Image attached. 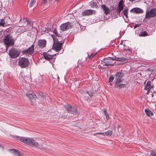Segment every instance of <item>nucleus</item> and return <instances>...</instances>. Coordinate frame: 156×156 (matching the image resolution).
I'll list each match as a JSON object with an SVG mask.
<instances>
[{
    "mask_svg": "<svg viewBox=\"0 0 156 156\" xmlns=\"http://www.w3.org/2000/svg\"><path fill=\"white\" fill-rule=\"evenodd\" d=\"M9 30L8 29H6V31L8 32H9Z\"/></svg>",
    "mask_w": 156,
    "mask_h": 156,
    "instance_id": "nucleus-44",
    "label": "nucleus"
},
{
    "mask_svg": "<svg viewBox=\"0 0 156 156\" xmlns=\"http://www.w3.org/2000/svg\"><path fill=\"white\" fill-rule=\"evenodd\" d=\"M53 33H54L56 36H57L58 37V38L55 37L57 41V39H59V41H60V38L61 37L60 36V34L58 33L56 29H54Z\"/></svg>",
    "mask_w": 156,
    "mask_h": 156,
    "instance_id": "nucleus-25",
    "label": "nucleus"
},
{
    "mask_svg": "<svg viewBox=\"0 0 156 156\" xmlns=\"http://www.w3.org/2000/svg\"><path fill=\"white\" fill-rule=\"evenodd\" d=\"M51 36L53 37L54 41L52 48L57 51H60L61 49L62 44L64 42L65 39H63L62 41H59V39H57V41L54 35H51Z\"/></svg>",
    "mask_w": 156,
    "mask_h": 156,
    "instance_id": "nucleus-2",
    "label": "nucleus"
},
{
    "mask_svg": "<svg viewBox=\"0 0 156 156\" xmlns=\"http://www.w3.org/2000/svg\"><path fill=\"white\" fill-rule=\"evenodd\" d=\"M20 140L26 144L32 147H37L39 144L33 139L30 138L21 137L20 138Z\"/></svg>",
    "mask_w": 156,
    "mask_h": 156,
    "instance_id": "nucleus-1",
    "label": "nucleus"
},
{
    "mask_svg": "<svg viewBox=\"0 0 156 156\" xmlns=\"http://www.w3.org/2000/svg\"><path fill=\"white\" fill-rule=\"evenodd\" d=\"M52 78L54 79V81H55L58 82L59 77L57 74H54L52 75Z\"/></svg>",
    "mask_w": 156,
    "mask_h": 156,
    "instance_id": "nucleus-22",
    "label": "nucleus"
},
{
    "mask_svg": "<svg viewBox=\"0 0 156 156\" xmlns=\"http://www.w3.org/2000/svg\"><path fill=\"white\" fill-rule=\"evenodd\" d=\"M114 60L113 58H112L110 57L108 58H105L103 59V62L104 65L105 66H108L113 65V64H112V62Z\"/></svg>",
    "mask_w": 156,
    "mask_h": 156,
    "instance_id": "nucleus-11",
    "label": "nucleus"
},
{
    "mask_svg": "<svg viewBox=\"0 0 156 156\" xmlns=\"http://www.w3.org/2000/svg\"><path fill=\"white\" fill-rule=\"evenodd\" d=\"M124 75L123 73H121V72H119L116 73L115 74V82H122L123 79L122 78Z\"/></svg>",
    "mask_w": 156,
    "mask_h": 156,
    "instance_id": "nucleus-9",
    "label": "nucleus"
},
{
    "mask_svg": "<svg viewBox=\"0 0 156 156\" xmlns=\"http://www.w3.org/2000/svg\"><path fill=\"white\" fill-rule=\"evenodd\" d=\"M123 14L126 17H127V10L125 9L123 11Z\"/></svg>",
    "mask_w": 156,
    "mask_h": 156,
    "instance_id": "nucleus-34",
    "label": "nucleus"
},
{
    "mask_svg": "<svg viewBox=\"0 0 156 156\" xmlns=\"http://www.w3.org/2000/svg\"><path fill=\"white\" fill-rule=\"evenodd\" d=\"M45 31H47V32H49L50 31H51V30L50 29V28L49 29H46L45 30Z\"/></svg>",
    "mask_w": 156,
    "mask_h": 156,
    "instance_id": "nucleus-40",
    "label": "nucleus"
},
{
    "mask_svg": "<svg viewBox=\"0 0 156 156\" xmlns=\"http://www.w3.org/2000/svg\"><path fill=\"white\" fill-rule=\"evenodd\" d=\"M120 83L115 82L114 84L115 87L118 89L125 87L126 86L124 84H120Z\"/></svg>",
    "mask_w": 156,
    "mask_h": 156,
    "instance_id": "nucleus-17",
    "label": "nucleus"
},
{
    "mask_svg": "<svg viewBox=\"0 0 156 156\" xmlns=\"http://www.w3.org/2000/svg\"><path fill=\"white\" fill-rule=\"evenodd\" d=\"M64 107L68 112L72 114H74L76 113V109L75 108L73 107H72L69 105H65Z\"/></svg>",
    "mask_w": 156,
    "mask_h": 156,
    "instance_id": "nucleus-10",
    "label": "nucleus"
},
{
    "mask_svg": "<svg viewBox=\"0 0 156 156\" xmlns=\"http://www.w3.org/2000/svg\"><path fill=\"white\" fill-rule=\"evenodd\" d=\"M114 79V76L113 75H111L109 78V83H111L112 82L113 80Z\"/></svg>",
    "mask_w": 156,
    "mask_h": 156,
    "instance_id": "nucleus-30",
    "label": "nucleus"
},
{
    "mask_svg": "<svg viewBox=\"0 0 156 156\" xmlns=\"http://www.w3.org/2000/svg\"><path fill=\"white\" fill-rule=\"evenodd\" d=\"M29 60L25 58L20 57L18 59V64L22 68H26L29 65Z\"/></svg>",
    "mask_w": 156,
    "mask_h": 156,
    "instance_id": "nucleus-4",
    "label": "nucleus"
},
{
    "mask_svg": "<svg viewBox=\"0 0 156 156\" xmlns=\"http://www.w3.org/2000/svg\"><path fill=\"white\" fill-rule=\"evenodd\" d=\"M27 30H31L32 28V23H30L29 21L27 22Z\"/></svg>",
    "mask_w": 156,
    "mask_h": 156,
    "instance_id": "nucleus-24",
    "label": "nucleus"
},
{
    "mask_svg": "<svg viewBox=\"0 0 156 156\" xmlns=\"http://www.w3.org/2000/svg\"><path fill=\"white\" fill-rule=\"evenodd\" d=\"M104 112L105 115V114L106 113H107L106 112V111L105 109H104Z\"/></svg>",
    "mask_w": 156,
    "mask_h": 156,
    "instance_id": "nucleus-43",
    "label": "nucleus"
},
{
    "mask_svg": "<svg viewBox=\"0 0 156 156\" xmlns=\"http://www.w3.org/2000/svg\"><path fill=\"white\" fill-rule=\"evenodd\" d=\"M105 116H106V119L107 120H108L109 119V116L108 113H106L105 114Z\"/></svg>",
    "mask_w": 156,
    "mask_h": 156,
    "instance_id": "nucleus-36",
    "label": "nucleus"
},
{
    "mask_svg": "<svg viewBox=\"0 0 156 156\" xmlns=\"http://www.w3.org/2000/svg\"><path fill=\"white\" fill-rule=\"evenodd\" d=\"M36 1L35 0H31L30 3V7H32L33 5L35 4Z\"/></svg>",
    "mask_w": 156,
    "mask_h": 156,
    "instance_id": "nucleus-29",
    "label": "nucleus"
},
{
    "mask_svg": "<svg viewBox=\"0 0 156 156\" xmlns=\"http://www.w3.org/2000/svg\"><path fill=\"white\" fill-rule=\"evenodd\" d=\"M104 134L105 133H104V132H103V133H97L96 134H100V135H101L104 136Z\"/></svg>",
    "mask_w": 156,
    "mask_h": 156,
    "instance_id": "nucleus-38",
    "label": "nucleus"
},
{
    "mask_svg": "<svg viewBox=\"0 0 156 156\" xmlns=\"http://www.w3.org/2000/svg\"><path fill=\"white\" fill-rule=\"evenodd\" d=\"M148 35V34L146 31H143L140 33L139 34L140 36H145Z\"/></svg>",
    "mask_w": 156,
    "mask_h": 156,
    "instance_id": "nucleus-26",
    "label": "nucleus"
},
{
    "mask_svg": "<svg viewBox=\"0 0 156 156\" xmlns=\"http://www.w3.org/2000/svg\"><path fill=\"white\" fill-rule=\"evenodd\" d=\"M83 59H81V61H83Z\"/></svg>",
    "mask_w": 156,
    "mask_h": 156,
    "instance_id": "nucleus-46",
    "label": "nucleus"
},
{
    "mask_svg": "<svg viewBox=\"0 0 156 156\" xmlns=\"http://www.w3.org/2000/svg\"><path fill=\"white\" fill-rule=\"evenodd\" d=\"M47 2V0H42V3L43 4H45Z\"/></svg>",
    "mask_w": 156,
    "mask_h": 156,
    "instance_id": "nucleus-39",
    "label": "nucleus"
},
{
    "mask_svg": "<svg viewBox=\"0 0 156 156\" xmlns=\"http://www.w3.org/2000/svg\"><path fill=\"white\" fill-rule=\"evenodd\" d=\"M10 151L13 152L15 156H21V154L20 151L16 150L14 149H11Z\"/></svg>",
    "mask_w": 156,
    "mask_h": 156,
    "instance_id": "nucleus-18",
    "label": "nucleus"
},
{
    "mask_svg": "<svg viewBox=\"0 0 156 156\" xmlns=\"http://www.w3.org/2000/svg\"><path fill=\"white\" fill-rule=\"evenodd\" d=\"M73 25L71 23L67 22L61 24L60 26V29L63 31H66L72 27Z\"/></svg>",
    "mask_w": 156,
    "mask_h": 156,
    "instance_id": "nucleus-8",
    "label": "nucleus"
},
{
    "mask_svg": "<svg viewBox=\"0 0 156 156\" xmlns=\"http://www.w3.org/2000/svg\"><path fill=\"white\" fill-rule=\"evenodd\" d=\"M5 23V20L4 19H2L0 20V26L4 27Z\"/></svg>",
    "mask_w": 156,
    "mask_h": 156,
    "instance_id": "nucleus-28",
    "label": "nucleus"
},
{
    "mask_svg": "<svg viewBox=\"0 0 156 156\" xmlns=\"http://www.w3.org/2000/svg\"><path fill=\"white\" fill-rule=\"evenodd\" d=\"M46 44V41L45 40H40L38 42V45L41 48L45 47Z\"/></svg>",
    "mask_w": 156,
    "mask_h": 156,
    "instance_id": "nucleus-14",
    "label": "nucleus"
},
{
    "mask_svg": "<svg viewBox=\"0 0 156 156\" xmlns=\"http://www.w3.org/2000/svg\"><path fill=\"white\" fill-rule=\"evenodd\" d=\"M34 51V46L33 44L28 49L23 50L22 53L23 55L29 56V55H32Z\"/></svg>",
    "mask_w": 156,
    "mask_h": 156,
    "instance_id": "nucleus-7",
    "label": "nucleus"
},
{
    "mask_svg": "<svg viewBox=\"0 0 156 156\" xmlns=\"http://www.w3.org/2000/svg\"><path fill=\"white\" fill-rule=\"evenodd\" d=\"M140 25V24H136L134 27V28L135 29Z\"/></svg>",
    "mask_w": 156,
    "mask_h": 156,
    "instance_id": "nucleus-37",
    "label": "nucleus"
},
{
    "mask_svg": "<svg viewBox=\"0 0 156 156\" xmlns=\"http://www.w3.org/2000/svg\"><path fill=\"white\" fill-rule=\"evenodd\" d=\"M85 97V98H84V99H86V97L84 96V95H83V96H81L80 98L81 99L82 98H84V97Z\"/></svg>",
    "mask_w": 156,
    "mask_h": 156,
    "instance_id": "nucleus-42",
    "label": "nucleus"
},
{
    "mask_svg": "<svg viewBox=\"0 0 156 156\" xmlns=\"http://www.w3.org/2000/svg\"><path fill=\"white\" fill-rule=\"evenodd\" d=\"M97 53H96L95 54L92 53L90 55H88L89 58V59H91Z\"/></svg>",
    "mask_w": 156,
    "mask_h": 156,
    "instance_id": "nucleus-32",
    "label": "nucleus"
},
{
    "mask_svg": "<svg viewBox=\"0 0 156 156\" xmlns=\"http://www.w3.org/2000/svg\"><path fill=\"white\" fill-rule=\"evenodd\" d=\"M20 50L14 48H11L9 51V56L13 58H17L20 55Z\"/></svg>",
    "mask_w": 156,
    "mask_h": 156,
    "instance_id": "nucleus-5",
    "label": "nucleus"
},
{
    "mask_svg": "<svg viewBox=\"0 0 156 156\" xmlns=\"http://www.w3.org/2000/svg\"><path fill=\"white\" fill-rule=\"evenodd\" d=\"M101 7L104 10L105 13L107 15L109 13V9L104 5H102Z\"/></svg>",
    "mask_w": 156,
    "mask_h": 156,
    "instance_id": "nucleus-19",
    "label": "nucleus"
},
{
    "mask_svg": "<svg viewBox=\"0 0 156 156\" xmlns=\"http://www.w3.org/2000/svg\"><path fill=\"white\" fill-rule=\"evenodd\" d=\"M104 136H110L112 134V132L111 131H108L105 132H104Z\"/></svg>",
    "mask_w": 156,
    "mask_h": 156,
    "instance_id": "nucleus-27",
    "label": "nucleus"
},
{
    "mask_svg": "<svg viewBox=\"0 0 156 156\" xmlns=\"http://www.w3.org/2000/svg\"><path fill=\"white\" fill-rule=\"evenodd\" d=\"M44 58L46 60H50L53 58V56L55 55V54L53 55H50L44 53L43 54Z\"/></svg>",
    "mask_w": 156,
    "mask_h": 156,
    "instance_id": "nucleus-15",
    "label": "nucleus"
},
{
    "mask_svg": "<svg viewBox=\"0 0 156 156\" xmlns=\"http://www.w3.org/2000/svg\"><path fill=\"white\" fill-rule=\"evenodd\" d=\"M150 156H156V150H153L151 152Z\"/></svg>",
    "mask_w": 156,
    "mask_h": 156,
    "instance_id": "nucleus-31",
    "label": "nucleus"
},
{
    "mask_svg": "<svg viewBox=\"0 0 156 156\" xmlns=\"http://www.w3.org/2000/svg\"><path fill=\"white\" fill-rule=\"evenodd\" d=\"M3 42L6 47V49L9 46H12L14 44V40L12 36L10 34L6 36L3 40Z\"/></svg>",
    "mask_w": 156,
    "mask_h": 156,
    "instance_id": "nucleus-3",
    "label": "nucleus"
},
{
    "mask_svg": "<svg viewBox=\"0 0 156 156\" xmlns=\"http://www.w3.org/2000/svg\"><path fill=\"white\" fill-rule=\"evenodd\" d=\"M94 12L95 11L94 10L91 9L87 10L83 12L82 15L83 16H88L94 14Z\"/></svg>",
    "mask_w": 156,
    "mask_h": 156,
    "instance_id": "nucleus-13",
    "label": "nucleus"
},
{
    "mask_svg": "<svg viewBox=\"0 0 156 156\" xmlns=\"http://www.w3.org/2000/svg\"><path fill=\"white\" fill-rule=\"evenodd\" d=\"M84 94L85 95H86V94H88L89 96H90V97H91L93 96V94L91 92H89L87 91H86L85 92V93Z\"/></svg>",
    "mask_w": 156,
    "mask_h": 156,
    "instance_id": "nucleus-33",
    "label": "nucleus"
},
{
    "mask_svg": "<svg viewBox=\"0 0 156 156\" xmlns=\"http://www.w3.org/2000/svg\"><path fill=\"white\" fill-rule=\"evenodd\" d=\"M145 112L146 115L148 116H152L153 115V113L148 109H145Z\"/></svg>",
    "mask_w": 156,
    "mask_h": 156,
    "instance_id": "nucleus-21",
    "label": "nucleus"
},
{
    "mask_svg": "<svg viewBox=\"0 0 156 156\" xmlns=\"http://www.w3.org/2000/svg\"><path fill=\"white\" fill-rule=\"evenodd\" d=\"M27 96L29 98V99L32 101V100H35L37 98V97L35 94H30L27 93L26 94Z\"/></svg>",
    "mask_w": 156,
    "mask_h": 156,
    "instance_id": "nucleus-16",
    "label": "nucleus"
},
{
    "mask_svg": "<svg viewBox=\"0 0 156 156\" xmlns=\"http://www.w3.org/2000/svg\"><path fill=\"white\" fill-rule=\"evenodd\" d=\"M113 59L119 62L125 61L126 60V59L124 57L117 58L115 57L113 58Z\"/></svg>",
    "mask_w": 156,
    "mask_h": 156,
    "instance_id": "nucleus-20",
    "label": "nucleus"
},
{
    "mask_svg": "<svg viewBox=\"0 0 156 156\" xmlns=\"http://www.w3.org/2000/svg\"><path fill=\"white\" fill-rule=\"evenodd\" d=\"M121 10L119 9H118L117 10V12L118 13H119L120 12H121Z\"/></svg>",
    "mask_w": 156,
    "mask_h": 156,
    "instance_id": "nucleus-41",
    "label": "nucleus"
},
{
    "mask_svg": "<svg viewBox=\"0 0 156 156\" xmlns=\"http://www.w3.org/2000/svg\"><path fill=\"white\" fill-rule=\"evenodd\" d=\"M130 12L136 14L142 13L144 12L143 10L141 9L138 8H134L130 10Z\"/></svg>",
    "mask_w": 156,
    "mask_h": 156,
    "instance_id": "nucleus-12",
    "label": "nucleus"
},
{
    "mask_svg": "<svg viewBox=\"0 0 156 156\" xmlns=\"http://www.w3.org/2000/svg\"><path fill=\"white\" fill-rule=\"evenodd\" d=\"M0 146H1L0 145Z\"/></svg>",
    "mask_w": 156,
    "mask_h": 156,
    "instance_id": "nucleus-47",
    "label": "nucleus"
},
{
    "mask_svg": "<svg viewBox=\"0 0 156 156\" xmlns=\"http://www.w3.org/2000/svg\"><path fill=\"white\" fill-rule=\"evenodd\" d=\"M151 81H148L147 82L144 89L146 90H149L151 89Z\"/></svg>",
    "mask_w": 156,
    "mask_h": 156,
    "instance_id": "nucleus-23",
    "label": "nucleus"
},
{
    "mask_svg": "<svg viewBox=\"0 0 156 156\" xmlns=\"http://www.w3.org/2000/svg\"><path fill=\"white\" fill-rule=\"evenodd\" d=\"M129 0L131 2H133V1H134L135 0Z\"/></svg>",
    "mask_w": 156,
    "mask_h": 156,
    "instance_id": "nucleus-45",
    "label": "nucleus"
},
{
    "mask_svg": "<svg viewBox=\"0 0 156 156\" xmlns=\"http://www.w3.org/2000/svg\"><path fill=\"white\" fill-rule=\"evenodd\" d=\"M118 9H119L122 10L123 9V6L122 5H119L118 6Z\"/></svg>",
    "mask_w": 156,
    "mask_h": 156,
    "instance_id": "nucleus-35",
    "label": "nucleus"
},
{
    "mask_svg": "<svg viewBox=\"0 0 156 156\" xmlns=\"http://www.w3.org/2000/svg\"><path fill=\"white\" fill-rule=\"evenodd\" d=\"M156 16V9L153 8L151 9L150 10H147L145 18L146 19L154 17Z\"/></svg>",
    "mask_w": 156,
    "mask_h": 156,
    "instance_id": "nucleus-6",
    "label": "nucleus"
}]
</instances>
